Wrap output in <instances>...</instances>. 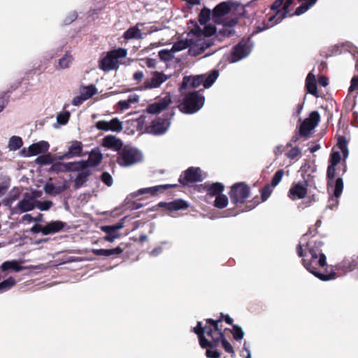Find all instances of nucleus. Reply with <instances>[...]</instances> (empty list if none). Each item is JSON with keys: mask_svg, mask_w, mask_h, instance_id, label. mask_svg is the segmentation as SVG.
<instances>
[{"mask_svg": "<svg viewBox=\"0 0 358 358\" xmlns=\"http://www.w3.org/2000/svg\"><path fill=\"white\" fill-rule=\"evenodd\" d=\"M250 194V187L245 182H238L231 187L229 195L232 203L238 206L243 204Z\"/></svg>", "mask_w": 358, "mask_h": 358, "instance_id": "obj_7", "label": "nucleus"}, {"mask_svg": "<svg viewBox=\"0 0 358 358\" xmlns=\"http://www.w3.org/2000/svg\"><path fill=\"white\" fill-rule=\"evenodd\" d=\"M23 145V141L21 137L13 136L8 142V148L10 150H17L20 149Z\"/></svg>", "mask_w": 358, "mask_h": 358, "instance_id": "obj_38", "label": "nucleus"}, {"mask_svg": "<svg viewBox=\"0 0 358 358\" xmlns=\"http://www.w3.org/2000/svg\"><path fill=\"white\" fill-rule=\"evenodd\" d=\"M188 47L189 43L187 41H179L173 45L171 50L173 52H178L185 50Z\"/></svg>", "mask_w": 358, "mask_h": 358, "instance_id": "obj_54", "label": "nucleus"}, {"mask_svg": "<svg viewBox=\"0 0 358 358\" xmlns=\"http://www.w3.org/2000/svg\"><path fill=\"white\" fill-rule=\"evenodd\" d=\"M73 60L72 56L66 53L61 59L58 61V69H64L69 68Z\"/></svg>", "mask_w": 358, "mask_h": 358, "instance_id": "obj_40", "label": "nucleus"}, {"mask_svg": "<svg viewBox=\"0 0 358 358\" xmlns=\"http://www.w3.org/2000/svg\"><path fill=\"white\" fill-rule=\"evenodd\" d=\"M219 76L217 70H213L208 76L201 74L197 76H184L180 86V90L186 89L187 87H198L203 85L205 88H208L215 82Z\"/></svg>", "mask_w": 358, "mask_h": 358, "instance_id": "obj_4", "label": "nucleus"}, {"mask_svg": "<svg viewBox=\"0 0 358 358\" xmlns=\"http://www.w3.org/2000/svg\"><path fill=\"white\" fill-rule=\"evenodd\" d=\"M273 186L270 184L266 185L261 190L262 201H266L273 192Z\"/></svg>", "mask_w": 358, "mask_h": 358, "instance_id": "obj_50", "label": "nucleus"}, {"mask_svg": "<svg viewBox=\"0 0 358 358\" xmlns=\"http://www.w3.org/2000/svg\"><path fill=\"white\" fill-rule=\"evenodd\" d=\"M49 147L50 145L47 141H41L29 145L27 151L24 148L21 150V152L25 157L35 156L45 153L48 150Z\"/></svg>", "mask_w": 358, "mask_h": 358, "instance_id": "obj_18", "label": "nucleus"}, {"mask_svg": "<svg viewBox=\"0 0 358 358\" xmlns=\"http://www.w3.org/2000/svg\"><path fill=\"white\" fill-rule=\"evenodd\" d=\"M81 95L86 99H89L96 94L97 90L94 85L83 87L80 91Z\"/></svg>", "mask_w": 358, "mask_h": 358, "instance_id": "obj_37", "label": "nucleus"}, {"mask_svg": "<svg viewBox=\"0 0 358 358\" xmlns=\"http://www.w3.org/2000/svg\"><path fill=\"white\" fill-rule=\"evenodd\" d=\"M172 103L170 94H166L164 97L159 99L157 101L148 105L147 108L148 113L150 114H158L166 109Z\"/></svg>", "mask_w": 358, "mask_h": 358, "instance_id": "obj_21", "label": "nucleus"}, {"mask_svg": "<svg viewBox=\"0 0 358 358\" xmlns=\"http://www.w3.org/2000/svg\"><path fill=\"white\" fill-rule=\"evenodd\" d=\"M90 175L91 171L90 170L80 172L74 180V189H78L80 188L88 181Z\"/></svg>", "mask_w": 358, "mask_h": 358, "instance_id": "obj_34", "label": "nucleus"}, {"mask_svg": "<svg viewBox=\"0 0 358 358\" xmlns=\"http://www.w3.org/2000/svg\"><path fill=\"white\" fill-rule=\"evenodd\" d=\"M251 203H252L246 206V210L245 211L250 210L257 206L260 203L259 198L258 196L254 197ZM241 211L243 212L244 210H243Z\"/></svg>", "mask_w": 358, "mask_h": 358, "instance_id": "obj_64", "label": "nucleus"}, {"mask_svg": "<svg viewBox=\"0 0 358 358\" xmlns=\"http://www.w3.org/2000/svg\"><path fill=\"white\" fill-rule=\"evenodd\" d=\"M358 90V77L355 76L351 80L350 86L349 87L350 92Z\"/></svg>", "mask_w": 358, "mask_h": 358, "instance_id": "obj_63", "label": "nucleus"}, {"mask_svg": "<svg viewBox=\"0 0 358 358\" xmlns=\"http://www.w3.org/2000/svg\"><path fill=\"white\" fill-rule=\"evenodd\" d=\"M233 329L231 331L233 337L236 341L241 340L244 336V332L241 327L236 324L232 325Z\"/></svg>", "mask_w": 358, "mask_h": 358, "instance_id": "obj_48", "label": "nucleus"}, {"mask_svg": "<svg viewBox=\"0 0 358 358\" xmlns=\"http://www.w3.org/2000/svg\"><path fill=\"white\" fill-rule=\"evenodd\" d=\"M284 173H285V171L283 169L278 170L273 175L270 185H271V186H273V187L277 186L281 181L282 178L284 176Z\"/></svg>", "mask_w": 358, "mask_h": 358, "instance_id": "obj_51", "label": "nucleus"}, {"mask_svg": "<svg viewBox=\"0 0 358 358\" xmlns=\"http://www.w3.org/2000/svg\"><path fill=\"white\" fill-rule=\"evenodd\" d=\"M76 162L79 167V171H84L88 170L87 168L90 166V165L89 162H87V160H81Z\"/></svg>", "mask_w": 358, "mask_h": 358, "instance_id": "obj_62", "label": "nucleus"}, {"mask_svg": "<svg viewBox=\"0 0 358 358\" xmlns=\"http://www.w3.org/2000/svg\"><path fill=\"white\" fill-rule=\"evenodd\" d=\"M206 356L208 358H220L221 353L214 348H206Z\"/></svg>", "mask_w": 358, "mask_h": 358, "instance_id": "obj_57", "label": "nucleus"}, {"mask_svg": "<svg viewBox=\"0 0 358 358\" xmlns=\"http://www.w3.org/2000/svg\"><path fill=\"white\" fill-rule=\"evenodd\" d=\"M44 190L47 194L57 195L62 192L60 187H56L53 183L48 182L44 186Z\"/></svg>", "mask_w": 358, "mask_h": 358, "instance_id": "obj_45", "label": "nucleus"}, {"mask_svg": "<svg viewBox=\"0 0 358 358\" xmlns=\"http://www.w3.org/2000/svg\"><path fill=\"white\" fill-rule=\"evenodd\" d=\"M127 55V50L124 48L110 50L99 60V68L104 72L117 70L120 66L119 59L125 57Z\"/></svg>", "mask_w": 358, "mask_h": 358, "instance_id": "obj_5", "label": "nucleus"}, {"mask_svg": "<svg viewBox=\"0 0 358 358\" xmlns=\"http://www.w3.org/2000/svg\"><path fill=\"white\" fill-rule=\"evenodd\" d=\"M169 76L163 72L154 71L152 73V78L147 79L143 85L141 87V90L154 89L160 87V85L166 81Z\"/></svg>", "mask_w": 358, "mask_h": 358, "instance_id": "obj_14", "label": "nucleus"}, {"mask_svg": "<svg viewBox=\"0 0 358 358\" xmlns=\"http://www.w3.org/2000/svg\"><path fill=\"white\" fill-rule=\"evenodd\" d=\"M53 159L50 154L38 156L36 159V162L40 165H48L52 164Z\"/></svg>", "mask_w": 358, "mask_h": 358, "instance_id": "obj_49", "label": "nucleus"}, {"mask_svg": "<svg viewBox=\"0 0 358 358\" xmlns=\"http://www.w3.org/2000/svg\"><path fill=\"white\" fill-rule=\"evenodd\" d=\"M101 179L102 182L108 187L111 186L113 184V178L108 172H103L101 174Z\"/></svg>", "mask_w": 358, "mask_h": 358, "instance_id": "obj_58", "label": "nucleus"}, {"mask_svg": "<svg viewBox=\"0 0 358 358\" xmlns=\"http://www.w3.org/2000/svg\"><path fill=\"white\" fill-rule=\"evenodd\" d=\"M220 343H222V348L224 350L231 354L232 357H234L235 356V351L231 346V345L229 343V341L225 338L224 334L223 335V338H222V340H220Z\"/></svg>", "mask_w": 358, "mask_h": 358, "instance_id": "obj_52", "label": "nucleus"}, {"mask_svg": "<svg viewBox=\"0 0 358 358\" xmlns=\"http://www.w3.org/2000/svg\"><path fill=\"white\" fill-rule=\"evenodd\" d=\"M2 272L13 271L20 272L25 269L17 260L6 261L0 266Z\"/></svg>", "mask_w": 358, "mask_h": 358, "instance_id": "obj_31", "label": "nucleus"}, {"mask_svg": "<svg viewBox=\"0 0 358 358\" xmlns=\"http://www.w3.org/2000/svg\"><path fill=\"white\" fill-rule=\"evenodd\" d=\"M50 171L55 172L56 173L68 172L67 163H53L51 167L50 168Z\"/></svg>", "mask_w": 358, "mask_h": 358, "instance_id": "obj_43", "label": "nucleus"}, {"mask_svg": "<svg viewBox=\"0 0 358 358\" xmlns=\"http://www.w3.org/2000/svg\"><path fill=\"white\" fill-rule=\"evenodd\" d=\"M320 121V115L316 110L312 111L299 127V133L301 136L308 137Z\"/></svg>", "mask_w": 358, "mask_h": 358, "instance_id": "obj_13", "label": "nucleus"}, {"mask_svg": "<svg viewBox=\"0 0 358 358\" xmlns=\"http://www.w3.org/2000/svg\"><path fill=\"white\" fill-rule=\"evenodd\" d=\"M21 191L19 188H13L8 194L6 201L8 204H12L13 202L20 199Z\"/></svg>", "mask_w": 358, "mask_h": 358, "instance_id": "obj_41", "label": "nucleus"}, {"mask_svg": "<svg viewBox=\"0 0 358 358\" xmlns=\"http://www.w3.org/2000/svg\"><path fill=\"white\" fill-rule=\"evenodd\" d=\"M52 206V202L51 201H41L36 199V208L41 210H48L51 208Z\"/></svg>", "mask_w": 358, "mask_h": 358, "instance_id": "obj_55", "label": "nucleus"}, {"mask_svg": "<svg viewBox=\"0 0 358 358\" xmlns=\"http://www.w3.org/2000/svg\"><path fill=\"white\" fill-rule=\"evenodd\" d=\"M296 253L299 257H303L301 259L303 266L308 271L322 281L334 280L336 278V273L331 270L328 273H322L320 271V268H324L327 266V257L324 254L307 255L303 250V245L299 243L296 245Z\"/></svg>", "mask_w": 358, "mask_h": 358, "instance_id": "obj_3", "label": "nucleus"}, {"mask_svg": "<svg viewBox=\"0 0 358 358\" xmlns=\"http://www.w3.org/2000/svg\"><path fill=\"white\" fill-rule=\"evenodd\" d=\"M124 219H122L113 225L101 227V230L106 233V236H104L105 241L112 243L115 239L120 237L121 234L118 231L124 227Z\"/></svg>", "mask_w": 358, "mask_h": 358, "instance_id": "obj_15", "label": "nucleus"}, {"mask_svg": "<svg viewBox=\"0 0 358 358\" xmlns=\"http://www.w3.org/2000/svg\"><path fill=\"white\" fill-rule=\"evenodd\" d=\"M306 88L308 93L317 96V87L315 82V76L312 73H309L306 80Z\"/></svg>", "mask_w": 358, "mask_h": 358, "instance_id": "obj_35", "label": "nucleus"}, {"mask_svg": "<svg viewBox=\"0 0 358 358\" xmlns=\"http://www.w3.org/2000/svg\"><path fill=\"white\" fill-rule=\"evenodd\" d=\"M172 103L170 94H166L164 97L159 99L157 101L148 105L147 108L148 113L150 114H158L166 109Z\"/></svg>", "mask_w": 358, "mask_h": 358, "instance_id": "obj_20", "label": "nucleus"}, {"mask_svg": "<svg viewBox=\"0 0 358 358\" xmlns=\"http://www.w3.org/2000/svg\"><path fill=\"white\" fill-rule=\"evenodd\" d=\"M141 153L136 149L124 148L118 153L117 164L121 166H129L141 160Z\"/></svg>", "mask_w": 358, "mask_h": 358, "instance_id": "obj_9", "label": "nucleus"}, {"mask_svg": "<svg viewBox=\"0 0 358 358\" xmlns=\"http://www.w3.org/2000/svg\"><path fill=\"white\" fill-rule=\"evenodd\" d=\"M341 161V154L338 151H332L327 170V180L328 188H333V195L328 201V207L330 209L336 208L339 203V197L343 189V180L338 172H336V166Z\"/></svg>", "mask_w": 358, "mask_h": 358, "instance_id": "obj_2", "label": "nucleus"}, {"mask_svg": "<svg viewBox=\"0 0 358 358\" xmlns=\"http://www.w3.org/2000/svg\"><path fill=\"white\" fill-rule=\"evenodd\" d=\"M308 184L301 182L293 183L288 192V196L292 200L304 199L308 192Z\"/></svg>", "mask_w": 358, "mask_h": 358, "instance_id": "obj_19", "label": "nucleus"}, {"mask_svg": "<svg viewBox=\"0 0 358 358\" xmlns=\"http://www.w3.org/2000/svg\"><path fill=\"white\" fill-rule=\"evenodd\" d=\"M44 226L36 224L31 228V231L33 232L34 234H38L39 232H41L43 235H45V233L44 232Z\"/></svg>", "mask_w": 358, "mask_h": 358, "instance_id": "obj_61", "label": "nucleus"}, {"mask_svg": "<svg viewBox=\"0 0 358 358\" xmlns=\"http://www.w3.org/2000/svg\"><path fill=\"white\" fill-rule=\"evenodd\" d=\"M15 284L16 280L12 277H9L8 278L3 280L0 282V294L9 290L15 286Z\"/></svg>", "mask_w": 358, "mask_h": 358, "instance_id": "obj_39", "label": "nucleus"}, {"mask_svg": "<svg viewBox=\"0 0 358 358\" xmlns=\"http://www.w3.org/2000/svg\"><path fill=\"white\" fill-rule=\"evenodd\" d=\"M205 322L204 325L201 322H197L192 331L197 335L201 348H216L220 345V340L224 334L222 326L220 325V320L208 318Z\"/></svg>", "mask_w": 358, "mask_h": 358, "instance_id": "obj_1", "label": "nucleus"}, {"mask_svg": "<svg viewBox=\"0 0 358 358\" xmlns=\"http://www.w3.org/2000/svg\"><path fill=\"white\" fill-rule=\"evenodd\" d=\"M203 189L211 196H217L222 194L224 189V186L221 182H213L210 185L205 184Z\"/></svg>", "mask_w": 358, "mask_h": 358, "instance_id": "obj_30", "label": "nucleus"}, {"mask_svg": "<svg viewBox=\"0 0 358 358\" xmlns=\"http://www.w3.org/2000/svg\"><path fill=\"white\" fill-rule=\"evenodd\" d=\"M123 252V249L120 246L113 249H106V257L113 255H119Z\"/></svg>", "mask_w": 358, "mask_h": 358, "instance_id": "obj_59", "label": "nucleus"}, {"mask_svg": "<svg viewBox=\"0 0 358 358\" xmlns=\"http://www.w3.org/2000/svg\"><path fill=\"white\" fill-rule=\"evenodd\" d=\"M103 155L98 148L93 149L89 155L87 162H89L90 166H97L102 161Z\"/></svg>", "mask_w": 358, "mask_h": 358, "instance_id": "obj_33", "label": "nucleus"}, {"mask_svg": "<svg viewBox=\"0 0 358 358\" xmlns=\"http://www.w3.org/2000/svg\"><path fill=\"white\" fill-rule=\"evenodd\" d=\"M293 3V0H285L282 4V10L276 11L275 14L269 17L268 21L272 23L271 25L280 22L288 15V9Z\"/></svg>", "mask_w": 358, "mask_h": 358, "instance_id": "obj_24", "label": "nucleus"}, {"mask_svg": "<svg viewBox=\"0 0 358 358\" xmlns=\"http://www.w3.org/2000/svg\"><path fill=\"white\" fill-rule=\"evenodd\" d=\"M250 52V45L247 42L241 41L233 48L231 62H236L248 55Z\"/></svg>", "mask_w": 358, "mask_h": 358, "instance_id": "obj_17", "label": "nucleus"}, {"mask_svg": "<svg viewBox=\"0 0 358 358\" xmlns=\"http://www.w3.org/2000/svg\"><path fill=\"white\" fill-rule=\"evenodd\" d=\"M228 198L225 194H220L216 196L215 200L214 201V206L222 209L225 208L228 204Z\"/></svg>", "mask_w": 358, "mask_h": 358, "instance_id": "obj_42", "label": "nucleus"}, {"mask_svg": "<svg viewBox=\"0 0 358 358\" xmlns=\"http://www.w3.org/2000/svg\"><path fill=\"white\" fill-rule=\"evenodd\" d=\"M337 146L341 150L343 153V162L339 164L336 166V172H338L341 170L343 176L347 171V165L345 162V159L348 156V141L345 136H339L337 141Z\"/></svg>", "mask_w": 358, "mask_h": 358, "instance_id": "obj_22", "label": "nucleus"}, {"mask_svg": "<svg viewBox=\"0 0 358 358\" xmlns=\"http://www.w3.org/2000/svg\"><path fill=\"white\" fill-rule=\"evenodd\" d=\"M205 178L202 173V171L199 167H189L187 169L182 172L178 182L182 185L186 186L190 183L201 182Z\"/></svg>", "mask_w": 358, "mask_h": 358, "instance_id": "obj_11", "label": "nucleus"}, {"mask_svg": "<svg viewBox=\"0 0 358 358\" xmlns=\"http://www.w3.org/2000/svg\"><path fill=\"white\" fill-rule=\"evenodd\" d=\"M312 234V229L309 228L308 231L304 234L301 238L299 243L303 245V250L307 255H317L320 256L322 252V248L324 246V243L317 238H309V234Z\"/></svg>", "mask_w": 358, "mask_h": 358, "instance_id": "obj_8", "label": "nucleus"}, {"mask_svg": "<svg viewBox=\"0 0 358 358\" xmlns=\"http://www.w3.org/2000/svg\"><path fill=\"white\" fill-rule=\"evenodd\" d=\"M301 155V150L298 146L292 148L285 152V156L289 159H295Z\"/></svg>", "mask_w": 358, "mask_h": 358, "instance_id": "obj_47", "label": "nucleus"}, {"mask_svg": "<svg viewBox=\"0 0 358 358\" xmlns=\"http://www.w3.org/2000/svg\"><path fill=\"white\" fill-rule=\"evenodd\" d=\"M38 196L36 191L31 193L26 192L23 194L22 199L13 208V213H26L36 208V198Z\"/></svg>", "mask_w": 358, "mask_h": 358, "instance_id": "obj_10", "label": "nucleus"}, {"mask_svg": "<svg viewBox=\"0 0 358 358\" xmlns=\"http://www.w3.org/2000/svg\"><path fill=\"white\" fill-rule=\"evenodd\" d=\"M216 320H220V323L222 322V321H224L226 323H227L228 324H230V325H233V319L228 315H224L223 313H220V315L218 319H217Z\"/></svg>", "mask_w": 358, "mask_h": 358, "instance_id": "obj_60", "label": "nucleus"}, {"mask_svg": "<svg viewBox=\"0 0 358 358\" xmlns=\"http://www.w3.org/2000/svg\"><path fill=\"white\" fill-rule=\"evenodd\" d=\"M339 268L345 272L352 271L358 268V257L355 259H343L339 264Z\"/></svg>", "mask_w": 358, "mask_h": 358, "instance_id": "obj_32", "label": "nucleus"}, {"mask_svg": "<svg viewBox=\"0 0 358 358\" xmlns=\"http://www.w3.org/2000/svg\"><path fill=\"white\" fill-rule=\"evenodd\" d=\"M178 184H166V185H160L154 187L143 188L138 190V194H150L152 196H156L159 193H162L166 189L170 188L178 187Z\"/></svg>", "mask_w": 358, "mask_h": 358, "instance_id": "obj_25", "label": "nucleus"}, {"mask_svg": "<svg viewBox=\"0 0 358 358\" xmlns=\"http://www.w3.org/2000/svg\"><path fill=\"white\" fill-rule=\"evenodd\" d=\"M126 40L140 39L142 38L141 31L136 26L129 28L123 35Z\"/></svg>", "mask_w": 358, "mask_h": 358, "instance_id": "obj_36", "label": "nucleus"}, {"mask_svg": "<svg viewBox=\"0 0 358 358\" xmlns=\"http://www.w3.org/2000/svg\"><path fill=\"white\" fill-rule=\"evenodd\" d=\"M189 206V205L186 201L178 199L171 202H159L155 207L164 208L167 211L173 212L186 210Z\"/></svg>", "mask_w": 358, "mask_h": 358, "instance_id": "obj_23", "label": "nucleus"}, {"mask_svg": "<svg viewBox=\"0 0 358 358\" xmlns=\"http://www.w3.org/2000/svg\"><path fill=\"white\" fill-rule=\"evenodd\" d=\"M65 226L66 223L62 221H52L44 226V232L45 233V236L55 234L62 231Z\"/></svg>", "mask_w": 358, "mask_h": 358, "instance_id": "obj_28", "label": "nucleus"}, {"mask_svg": "<svg viewBox=\"0 0 358 358\" xmlns=\"http://www.w3.org/2000/svg\"><path fill=\"white\" fill-rule=\"evenodd\" d=\"M95 127L97 129L105 131L120 132L122 130V123L117 117L113 118L110 121L99 120L96 122Z\"/></svg>", "mask_w": 358, "mask_h": 358, "instance_id": "obj_16", "label": "nucleus"}, {"mask_svg": "<svg viewBox=\"0 0 358 358\" xmlns=\"http://www.w3.org/2000/svg\"><path fill=\"white\" fill-rule=\"evenodd\" d=\"M83 145L81 141H72L67 152L64 154L63 158L69 159L73 157H79L82 155Z\"/></svg>", "mask_w": 358, "mask_h": 358, "instance_id": "obj_27", "label": "nucleus"}, {"mask_svg": "<svg viewBox=\"0 0 358 358\" xmlns=\"http://www.w3.org/2000/svg\"><path fill=\"white\" fill-rule=\"evenodd\" d=\"M231 8V3L224 1L217 4L213 10L214 17H220L229 13Z\"/></svg>", "mask_w": 358, "mask_h": 358, "instance_id": "obj_29", "label": "nucleus"}, {"mask_svg": "<svg viewBox=\"0 0 358 358\" xmlns=\"http://www.w3.org/2000/svg\"><path fill=\"white\" fill-rule=\"evenodd\" d=\"M317 0H309L308 2L303 3L301 5H300L298 8H296L294 15H300L305 12H306L309 8L312 6H313Z\"/></svg>", "mask_w": 358, "mask_h": 358, "instance_id": "obj_44", "label": "nucleus"}, {"mask_svg": "<svg viewBox=\"0 0 358 358\" xmlns=\"http://www.w3.org/2000/svg\"><path fill=\"white\" fill-rule=\"evenodd\" d=\"M70 118V113L67 110L60 113L57 116V122L62 125L67 124Z\"/></svg>", "mask_w": 358, "mask_h": 358, "instance_id": "obj_53", "label": "nucleus"}, {"mask_svg": "<svg viewBox=\"0 0 358 358\" xmlns=\"http://www.w3.org/2000/svg\"><path fill=\"white\" fill-rule=\"evenodd\" d=\"M210 10L206 8H203L199 15V21L201 24H205L210 20Z\"/></svg>", "mask_w": 358, "mask_h": 358, "instance_id": "obj_46", "label": "nucleus"}, {"mask_svg": "<svg viewBox=\"0 0 358 358\" xmlns=\"http://www.w3.org/2000/svg\"><path fill=\"white\" fill-rule=\"evenodd\" d=\"M173 114H164L162 117H157L152 121L150 125L147 128L149 133L154 135H162L164 134L170 126V120Z\"/></svg>", "mask_w": 358, "mask_h": 358, "instance_id": "obj_12", "label": "nucleus"}, {"mask_svg": "<svg viewBox=\"0 0 358 358\" xmlns=\"http://www.w3.org/2000/svg\"><path fill=\"white\" fill-rule=\"evenodd\" d=\"M102 145L106 148L119 151L122 149V142L114 136L108 135L103 138Z\"/></svg>", "mask_w": 358, "mask_h": 358, "instance_id": "obj_26", "label": "nucleus"}, {"mask_svg": "<svg viewBox=\"0 0 358 358\" xmlns=\"http://www.w3.org/2000/svg\"><path fill=\"white\" fill-rule=\"evenodd\" d=\"M159 57L161 60L168 62L172 59L173 55L171 50L164 49L159 52Z\"/></svg>", "mask_w": 358, "mask_h": 358, "instance_id": "obj_56", "label": "nucleus"}, {"mask_svg": "<svg viewBox=\"0 0 358 358\" xmlns=\"http://www.w3.org/2000/svg\"><path fill=\"white\" fill-rule=\"evenodd\" d=\"M204 96L194 91L186 94L178 106L179 110L185 114H193L199 110L204 103Z\"/></svg>", "mask_w": 358, "mask_h": 358, "instance_id": "obj_6", "label": "nucleus"}]
</instances>
